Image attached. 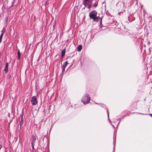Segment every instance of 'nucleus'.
Wrapping results in <instances>:
<instances>
[{
	"label": "nucleus",
	"mask_w": 152,
	"mask_h": 152,
	"mask_svg": "<svg viewBox=\"0 0 152 152\" xmlns=\"http://www.w3.org/2000/svg\"><path fill=\"white\" fill-rule=\"evenodd\" d=\"M97 14V12L95 10H94L89 13V16L90 18L92 19L95 21L97 22L99 20H100V23H101L102 19L99 16H96Z\"/></svg>",
	"instance_id": "f257e3e1"
},
{
	"label": "nucleus",
	"mask_w": 152,
	"mask_h": 152,
	"mask_svg": "<svg viewBox=\"0 0 152 152\" xmlns=\"http://www.w3.org/2000/svg\"><path fill=\"white\" fill-rule=\"evenodd\" d=\"M90 99V98L88 95L86 94L83 96L81 101L84 104H87L89 102Z\"/></svg>",
	"instance_id": "f03ea898"
},
{
	"label": "nucleus",
	"mask_w": 152,
	"mask_h": 152,
	"mask_svg": "<svg viewBox=\"0 0 152 152\" xmlns=\"http://www.w3.org/2000/svg\"><path fill=\"white\" fill-rule=\"evenodd\" d=\"M83 3L85 7H87L88 8L91 7L92 1L91 0H83Z\"/></svg>",
	"instance_id": "7ed1b4c3"
},
{
	"label": "nucleus",
	"mask_w": 152,
	"mask_h": 152,
	"mask_svg": "<svg viewBox=\"0 0 152 152\" xmlns=\"http://www.w3.org/2000/svg\"><path fill=\"white\" fill-rule=\"evenodd\" d=\"M31 102L32 104L33 105H35L37 104V102L36 100V98L35 96H33L32 97L31 100Z\"/></svg>",
	"instance_id": "20e7f679"
},
{
	"label": "nucleus",
	"mask_w": 152,
	"mask_h": 152,
	"mask_svg": "<svg viewBox=\"0 0 152 152\" xmlns=\"http://www.w3.org/2000/svg\"><path fill=\"white\" fill-rule=\"evenodd\" d=\"M82 48V46L81 45H78L77 47V50L78 51H81Z\"/></svg>",
	"instance_id": "39448f33"
},
{
	"label": "nucleus",
	"mask_w": 152,
	"mask_h": 152,
	"mask_svg": "<svg viewBox=\"0 0 152 152\" xmlns=\"http://www.w3.org/2000/svg\"><path fill=\"white\" fill-rule=\"evenodd\" d=\"M18 60L20 59V53L19 50H18Z\"/></svg>",
	"instance_id": "423d86ee"
},
{
	"label": "nucleus",
	"mask_w": 152,
	"mask_h": 152,
	"mask_svg": "<svg viewBox=\"0 0 152 152\" xmlns=\"http://www.w3.org/2000/svg\"><path fill=\"white\" fill-rule=\"evenodd\" d=\"M67 63H68L67 61H66L64 63L63 65V67H64H64L66 68V67L67 65Z\"/></svg>",
	"instance_id": "0eeeda50"
},
{
	"label": "nucleus",
	"mask_w": 152,
	"mask_h": 152,
	"mask_svg": "<svg viewBox=\"0 0 152 152\" xmlns=\"http://www.w3.org/2000/svg\"><path fill=\"white\" fill-rule=\"evenodd\" d=\"M65 50H63L61 52V56L63 57L64 55Z\"/></svg>",
	"instance_id": "6e6552de"
},
{
	"label": "nucleus",
	"mask_w": 152,
	"mask_h": 152,
	"mask_svg": "<svg viewBox=\"0 0 152 152\" xmlns=\"http://www.w3.org/2000/svg\"><path fill=\"white\" fill-rule=\"evenodd\" d=\"M4 70L6 72H7L8 71V68L5 67Z\"/></svg>",
	"instance_id": "1a4fd4ad"
},
{
	"label": "nucleus",
	"mask_w": 152,
	"mask_h": 152,
	"mask_svg": "<svg viewBox=\"0 0 152 152\" xmlns=\"http://www.w3.org/2000/svg\"><path fill=\"white\" fill-rule=\"evenodd\" d=\"M3 35V33H2L1 34V35H0V40H2V38Z\"/></svg>",
	"instance_id": "9d476101"
},
{
	"label": "nucleus",
	"mask_w": 152,
	"mask_h": 152,
	"mask_svg": "<svg viewBox=\"0 0 152 152\" xmlns=\"http://www.w3.org/2000/svg\"><path fill=\"white\" fill-rule=\"evenodd\" d=\"M34 142L33 141H32V142H31V144H32V148L33 149H34Z\"/></svg>",
	"instance_id": "9b49d317"
},
{
	"label": "nucleus",
	"mask_w": 152,
	"mask_h": 152,
	"mask_svg": "<svg viewBox=\"0 0 152 152\" xmlns=\"http://www.w3.org/2000/svg\"><path fill=\"white\" fill-rule=\"evenodd\" d=\"M8 63H7L6 64L5 67L8 68Z\"/></svg>",
	"instance_id": "f8f14e48"
},
{
	"label": "nucleus",
	"mask_w": 152,
	"mask_h": 152,
	"mask_svg": "<svg viewBox=\"0 0 152 152\" xmlns=\"http://www.w3.org/2000/svg\"><path fill=\"white\" fill-rule=\"evenodd\" d=\"M36 137H34L33 138V141L34 142V143L35 142V140H36Z\"/></svg>",
	"instance_id": "ddd939ff"
},
{
	"label": "nucleus",
	"mask_w": 152,
	"mask_h": 152,
	"mask_svg": "<svg viewBox=\"0 0 152 152\" xmlns=\"http://www.w3.org/2000/svg\"><path fill=\"white\" fill-rule=\"evenodd\" d=\"M98 3H95L94 4V6L95 7H96Z\"/></svg>",
	"instance_id": "4468645a"
},
{
	"label": "nucleus",
	"mask_w": 152,
	"mask_h": 152,
	"mask_svg": "<svg viewBox=\"0 0 152 152\" xmlns=\"http://www.w3.org/2000/svg\"><path fill=\"white\" fill-rule=\"evenodd\" d=\"M8 18H6L5 19V20H6V23H7V21H8Z\"/></svg>",
	"instance_id": "2eb2a0df"
},
{
	"label": "nucleus",
	"mask_w": 152,
	"mask_h": 152,
	"mask_svg": "<svg viewBox=\"0 0 152 152\" xmlns=\"http://www.w3.org/2000/svg\"><path fill=\"white\" fill-rule=\"evenodd\" d=\"M65 67H64H64H63L62 69H63V72L65 70Z\"/></svg>",
	"instance_id": "dca6fc26"
},
{
	"label": "nucleus",
	"mask_w": 152,
	"mask_h": 152,
	"mask_svg": "<svg viewBox=\"0 0 152 152\" xmlns=\"http://www.w3.org/2000/svg\"><path fill=\"white\" fill-rule=\"evenodd\" d=\"M150 115L151 117H152V114H151Z\"/></svg>",
	"instance_id": "f3484780"
},
{
	"label": "nucleus",
	"mask_w": 152,
	"mask_h": 152,
	"mask_svg": "<svg viewBox=\"0 0 152 152\" xmlns=\"http://www.w3.org/2000/svg\"><path fill=\"white\" fill-rule=\"evenodd\" d=\"M2 40H0V43L1 42Z\"/></svg>",
	"instance_id": "a211bd4d"
},
{
	"label": "nucleus",
	"mask_w": 152,
	"mask_h": 152,
	"mask_svg": "<svg viewBox=\"0 0 152 152\" xmlns=\"http://www.w3.org/2000/svg\"><path fill=\"white\" fill-rule=\"evenodd\" d=\"M107 115H108V117H109V114L108 113H107Z\"/></svg>",
	"instance_id": "6ab92c4d"
},
{
	"label": "nucleus",
	"mask_w": 152,
	"mask_h": 152,
	"mask_svg": "<svg viewBox=\"0 0 152 152\" xmlns=\"http://www.w3.org/2000/svg\"><path fill=\"white\" fill-rule=\"evenodd\" d=\"M20 123H21V124H20V125H21L22 124V123H21V122H20Z\"/></svg>",
	"instance_id": "aec40b11"
},
{
	"label": "nucleus",
	"mask_w": 152,
	"mask_h": 152,
	"mask_svg": "<svg viewBox=\"0 0 152 152\" xmlns=\"http://www.w3.org/2000/svg\"><path fill=\"white\" fill-rule=\"evenodd\" d=\"M20 123H21V124H20V125H21L22 124V123H21V122H20Z\"/></svg>",
	"instance_id": "412c9836"
}]
</instances>
